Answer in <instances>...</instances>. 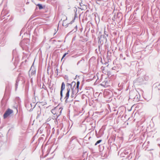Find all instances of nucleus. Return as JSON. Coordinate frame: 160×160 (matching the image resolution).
Listing matches in <instances>:
<instances>
[{"label":"nucleus","instance_id":"obj_12","mask_svg":"<svg viewBox=\"0 0 160 160\" xmlns=\"http://www.w3.org/2000/svg\"><path fill=\"white\" fill-rule=\"evenodd\" d=\"M48 71H49V67L48 68V69H47V73H48V74H49V72H48Z\"/></svg>","mask_w":160,"mask_h":160},{"label":"nucleus","instance_id":"obj_4","mask_svg":"<svg viewBox=\"0 0 160 160\" xmlns=\"http://www.w3.org/2000/svg\"><path fill=\"white\" fill-rule=\"evenodd\" d=\"M65 85L64 82L62 83L61 90L60 91V95L61 97L62 96V91L65 89Z\"/></svg>","mask_w":160,"mask_h":160},{"label":"nucleus","instance_id":"obj_8","mask_svg":"<svg viewBox=\"0 0 160 160\" xmlns=\"http://www.w3.org/2000/svg\"><path fill=\"white\" fill-rule=\"evenodd\" d=\"M37 6H38L39 9H41L43 8V7L41 4H38L37 5Z\"/></svg>","mask_w":160,"mask_h":160},{"label":"nucleus","instance_id":"obj_7","mask_svg":"<svg viewBox=\"0 0 160 160\" xmlns=\"http://www.w3.org/2000/svg\"><path fill=\"white\" fill-rule=\"evenodd\" d=\"M31 72V74L32 75H34L35 73V71L34 70L33 71H31V69L30 71L29 72Z\"/></svg>","mask_w":160,"mask_h":160},{"label":"nucleus","instance_id":"obj_2","mask_svg":"<svg viewBox=\"0 0 160 160\" xmlns=\"http://www.w3.org/2000/svg\"><path fill=\"white\" fill-rule=\"evenodd\" d=\"M62 110V109L61 108L56 107L52 110L51 112L53 114L56 115L57 117L61 114Z\"/></svg>","mask_w":160,"mask_h":160},{"label":"nucleus","instance_id":"obj_13","mask_svg":"<svg viewBox=\"0 0 160 160\" xmlns=\"http://www.w3.org/2000/svg\"><path fill=\"white\" fill-rule=\"evenodd\" d=\"M77 15V14H75V17H74V20L75 19V17Z\"/></svg>","mask_w":160,"mask_h":160},{"label":"nucleus","instance_id":"obj_6","mask_svg":"<svg viewBox=\"0 0 160 160\" xmlns=\"http://www.w3.org/2000/svg\"><path fill=\"white\" fill-rule=\"evenodd\" d=\"M57 30H56L54 31V29H52L51 30V33L53 35V36L57 32Z\"/></svg>","mask_w":160,"mask_h":160},{"label":"nucleus","instance_id":"obj_9","mask_svg":"<svg viewBox=\"0 0 160 160\" xmlns=\"http://www.w3.org/2000/svg\"><path fill=\"white\" fill-rule=\"evenodd\" d=\"M66 21H65V20H64V21H63V22H62V25L63 26H66L67 25V24L66 23H67V22H66Z\"/></svg>","mask_w":160,"mask_h":160},{"label":"nucleus","instance_id":"obj_11","mask_svg":"<svg viewBox=\"0 0 160 160\" xmlns=\"http://www.w3.org/2000/svg\"><path fill=\"white\" fill-rule=\"evenodd\" d=\"M69 52V51H68V52H66V53H65L63 55V57H62V59L66 56V55L68 54Z\"/></svg>","mask_w":160,"mask_h":160},{"label":"nucleus","instance_id":"obj_10","mask_svg":"<svg viewBox=\"0 0 160 160\" xmlns=\"http://www.w3.org/2000/svg\"><path fill=\"white\" fill-rule=\"evenodd\" d=\"M102 141L101 140H100L97 141L95 143V145H97L99 143Z\"/></svg>","mask_w":160,"mask_h":160},{"label":"nucleus","instance_id":"obj_1","mask_svg":"<svg viewBox=\"0 0 160 160\" xmlns=\"http://www.w3.org/2000/svg\"><path fill=\"white\" fill-rule=\"evenodd\" d=\"M71 92V97L72 98L75 97V95L78 92L76 90V88H74V87H73V88H72L71 89L70 88H68L67 89V92L66 94V96L65 97V99H66V101L69 98V92Z\"/></svg>","mask_w":160,"mask_h":160},{"label":"nucleus","instance_id":"obj_3","mask_svg":"<svg viewBox=\"0 0 160 160\" xmlns=\"http://www.w3.org/2000/svg\"><path fill=\"white\" fill-rule=\"evenodd\" d=\"M13 111L12 110L9 108L8 109L3 115V117L4 118H7L12 113Z\"/></svg>","mask_w":160,"mask_h":160},{"label":"nucleus","instance_id":"obj_5","mask_svg":"<svg viewBox=\"0 0 160 160\" xmlns=\"http://www.w3.org/2000/svg\"><path fill=\"white\" fill-rule=\"evenodd\" d=\"M80 84V82L79 81H78L76 83V87H75V86L76 85L75 83L73 87H74V88H76V90L78 92L79 91V87Z\"/></svg>","mask_w":160,"mask_h":160}]
</instances>
